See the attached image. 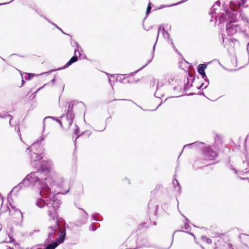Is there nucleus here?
Here are the masks:
<instances>
[{
  "mask_svg": "<svg viewBox=\"0 0 249 249\" xmlns=\"http://www.w3.org/2000/svg\"><path fill=\"white\" fill-rule=\"evenodd\" d=\"M227 5L225 3H224L223 5V7L224 8V13L219 14L216 16V14L215 13V18L216 20L219 21V23L221 24L222 22L224 21L227 18H229L231 20L226 24V32L227 34L229 36H232L234 35L237 31V24H234L233 23V22H235L236 21L237 19L238 15H241L240 11L239 12H231L230 9L227 8Z\"/></svg>",
  "mask_w": 249,
  "mask_h": 249,
  "instance_id": "obj_1",
  "label": "nucleus"
},
{
  "mask_svg": "<svg viewBox=\"0 0 249 249\" xmlns=\"http://www.w3.org/2000/svg\"><path fill=\"white\" fill-rule=\"evenodd\" d=\"M31 160L36 161L42 158L43 150L41 144L38 142L34 143L29 148Z\"/></svg>",
  "mask_w": 249,
  "mask_h": 249,
  "instance_id": "obj_2",
  "label": "nucleus"
},
{
  "mask_svg": "<svg viewBox=\"0 0 249 249\" xmlns=\"http://www.w3.org/2000/svg\"><path fill=\"white\" fill-rule=\"evenodd\" d=\"M75 44V48L74 49V55L69 60V61L63 66V69H66L71 66L72 64L76 62L78 60V56L81 57L82 59L86 58L85 54H82L83 52L82 49L76 41H73Z\"/></svg>",
  "mask_w": 249,
  "mask_h": 249,
  "instance_id": "obj_3",
  "label": "nucleus"
},
{
  "mask_svg": "<svg viewBox=\"0 0 249 249\" xmlns=\"http://www.w3.org/2000/svg\"><path fill=\"white\" fill-rule=\"evenodd\" d=\"M73 105L74 103L71 102L67 103L66 105L68 109L66 113V122L65 123V126L68 128H69L72 124L73 120L74 117V115L72 111Z\"/></svg>",
  "mask_w": 249,
  "mask_h": 249,
  "instance_id": "obj_4",
  "label": "nucleus"
},
{
  "mask_svg": "<svg viewBox=\"0 0 249 249\" xmlns=\"http://www.w3.org/2000/svg\"><path fill=\"white\" fill-rule=\"evenodd\" d=\"M50 240H51V238H49L45 242L46 246L45 249H54L58 245L62 243V235L57 238L55 241L53 243H49Z\"/></svg>",
  "mask_w": 249,
  "mask_h": 249,
  "instance_id": "obj_5",
  "label": "nucleus"
},
{
  "mask_svg": "<svg viewBox=\"0 0 249 249\" xmlns=\"http://www.w3.org/2000/svg\"><path fill=\"white\" fill-rule=\"evenodd\" d=\"M203 154L209 160H214L217 156L216 152L213 150L210 147L205 148L203 150Z\"/></svg>",
  "mask_w": 249,
  "mask_h": 249,
  "instance_id": "obj_6",
  "label": "nucleus"
},
{
  "mask_svg": "<svg viewBox=\"0 0 249 249\" xmlns=\"http://www.w3.org/2000/svg\"><path fill=\"white\" fill-rule=\"evenodd\" d=\"M241 2H239L238 3L235 2L233 1H231L229 2V9L231 10L232 12H236L237 11L241 6L243 5L244 6V4L245 3V0H240Z\"/></svg>",
  "mask_w": 249,
  "mask_h": 249,
  "instance_id": "obj_7",
  "label": "nucleus"
},
{
  "mask_svg": "<svg viewBox=\"0 0 249 249\" xmlns=\"http://www.w3.org/2000/svg\"><path fill=\"white\" fill-rule=\"evenodd\" d=\"M204 145V143L203 142L196 141L195 142H193L191 143H189V144L185 145L184 146V148H191L193 147L202 148Z\"/></svg>",
  "mask_w": 249,
  "mask_h": 249,
  "instance_id": "obj_8",
  "label": "nucleus"
},
{
  "mask_svg": "<svg viewBox=\"0 0 249 249\" xmlns=\"http://www.w3.org/2000/svg\"><path fill=\"white\" fill-rule=\"evenodd\" d=\"M156 42H155V43L154 44L153 47V49H152V58L150 60H148L147 61V62L146 63L145 65H144V66H143L141 68H140V69L138 70L137 71H135L133 72H131L130 74V76H133L135 74H136V73H137L139 71H141V70H142L143 68H144L145 66H146L147 65H148L150 62L151 61H152V59L153 58V57H154V52L155 51V46H156Z\"/></svg>",
  "mask_w": 249,
  "mask_h": 249,
  "instance_id": "obj_9",
  "label": "nucleus"
},
{
  "mask_svg": "<svg viewBox=\"0 0 249 249\" xmlns=\"http://www.w3.org/2000/svg\"><path fill=\"white\" fill-rule=\"evenodd\" d=\"M207 65L205 63L200 64L197 66V71L199 74L205 72V70L206 69Z\"/></svg>",
  "mask_w": 249,
  "mask_h": 249,
  "instance_id": "obj_10",
  "label": "nucleus"
},
{
  "mask_svg": "<svg viewBox=\"0 0 249 249\" xmlns=\"http://www.w3.org/2000/svg\"><path fill=\"white\" fill-rule=\"evenodd\" d=\"M82 210L84 213V215H83L82 219L81 220V221L80 222V224H84L87 223L88 220V213L83 209H80Z\"/></svg>",
  "mask_w": 249,
  "mask_h": 249,
  "instance_id": "obj_11",
  "label": "nucleus"
},
{
  "mask_svg": "<svg viewBox=\"0 0 249 249\" xmlns=\"http://www.w3.org/2000/svg\"><path fill=\"white\" fill-rule=\"evenodd\" d=\"M123 75H124L123 74ZM121 76H123V74H118V76L116 78V81H119L121 83H130L129 81L126 80L124 77L122 78Z\"/></svg>",
  "mask_w": 249,
  "mask_h": 249,
  "instance_id": "obj_12",
  "label": "nucleus"
},
{
  "mask_svg": "<svg viewBox=\"0 0 249 249\" xmlns=\"http://www.w3.org/2000/svg\"><path fill=\"white\" fill-rule=\"evenodd\" d=\"M162 33L163 37L164 38L167 39V40L171 38L169 34L168 33V32L167 31L165 30V29L164 28H162Z\"/></svg>",
  "mask_w": 249,
  "mask_h": 249,
  "instance_id": "obj_13",
  "label": "nucleus"
},
{
  "mask_svg": "<svg viewBox=\"0 0 249 249\" xmlns=\"http://www.w3.org/2000/svg\"><path fill=\"white\" fill-rule=\"evenodd\" d=\"M200 75H201L202 77L204 79L205 81L207 82V84L204 86V88L203 89H206L207 87V86H208V84L209 83V79L207 78V77L206 76L205 72L200 74Z\"/></svg>",
  "mask_w": 249,
  "mask_h": 249,
  "instance_id": "obj_14",
  "label": "nucleus"
},
{
  "mask_svg": "<svg viewBox=\"0 0 249 249\" xmlns=\"http://www.w3.org/2000/svg\"><path fill=\"white\" fill-rule=\"evenodd\" d=\"M92 219L96 221H101L103 220V218H100L99 214V213H94L92 215Z\"/></svg>",
  "mask_w": 249,
  "mask_h": 249,
  "instance_id": "obj_15",
  "label": "nucleus"
},
{
  "mask_svg": "<svg viewBox=\"0 0 249 249\" xmlns=\"http://www.w3.org/2000/svg\"><path fill=\"white\" fill-rule=\"evenodd\" d=\"M173 183L175 187H176V185H177L178 187V191L180 193V190H181V186L179 183V182L178 180L175 179L173 181Z\"/></svg>",
  "mask_w": 249,
  "mask_h": 249,
  "instance_id": "obj_16",
  "label": "nucleus"
},
{
  "mask_svg": "<svg viewBox=\"0 0 249 249\" xmlns=\"http://www.w3.org/2000/svg\"><path fill=\"white\" fill-rule=\"evenodd\" d=\"M168 43L170 44V45L172 46V47L173 48V49L177 53H178V50L176 49L174 44V42L173 41V40L172 38H170L169 39V40H167Z\"/></svg>",
  "mask_w": 249,
  "mask_h": 249,
  "instance_id": "obj_17",
  "label": "nucleus"
},
{
  "mask_svg": "<svg viewBox=\"0 0 249 249\" xmlns=\"http://www.w3.org/2000/svg\"><path fill=\"white\" fill-rule=\"evenodd\" d=\"M189 79L188 77H187V82L184 84V90H188L190 87L193 86L192 84H191L190 87L189 86Z\"/></svg>",
  "mask_w": 249,
  "mask_h": 249,
  "instance_id": "obj_18",
  "label": "nucleus"
},
{
  "mask_svg": "<svg viewBox=\"0 0 249 249\" xmlns=\"http://www.w3.org/2000/svg\"><path fill=\"white\" fill-rule=\"evenodd\" d=\"M188 76L189 77V81H191V83H193L195 80V77L194 76L193 74H191V73H188Z\"/></svg>",
  "mask_w": 249,
  "mask_h": 249,
  "instance_id": "obj_19",
  "label": "nucleus"
},
{
  "mask_svg": "<svg viewBox=\"0 0 249 249\" xmlns=\"http://www.w3.org/2000/svg\"><path fill=\"white\" fill-rule=\"evenodd\" d=\"M150 247H151L150 244L147 241H145L144 243H143V244L140 246V248H141V247L149 248Z\"/></svg>",
  "mask_w": 249,
  "mask_h": 249,
  "instance_id": "obj_20",
  "label": "nucleus"
},
{
  "mask_svg": "<svg viewBox=\"0 0 249 249\" xmlns=\"http://www.w3.org/2000/svg\"><path fill=\"white\" fill-rule=\"evenodd\" d=\"M151 3L149 2L147 7V9H146V14L147 15H148L151 12Z\"/></svg>",
  "mask_w": 249,
  "mask_h": 249,
  "instance_id": "obj_21",
  "label": "nucleus"
},
{
  "mask_svg": "<svg viewBox=\"0 0 249 249\" xmlns=\"http://www.w3.org/2000/svg\"><path fill=\"white\" fill-rule=\"evenodd\" d=\"M97 228L98 227L96 226L95 224L92 223L89 227V230L92 231H95Z\"/></svg>",
  "mask_w": 249,
  "mask_h": 249,
  "instance_id": "obj_22",
  "label": "nucleus"
},
{
  "mask_svg": "<svg viewBox=\"0 0 249 249\" xmlns=\"http://www.w3.org/2000/svg\"><path fill=\"white\" fill-rule=\"evenodd\" d=\"M162 28H164L163 27H162V25H160L159 26V29H158V35H157V38H156V42L157 43V41H158V38H159V34H160V32L161 30L162 31Z\"/></svg>",
  "mask_w": 249,
  "mask_h": 249,
  "instance_id": "obj_23",
  "label": "nucleus"
},
{
  "mask_svg": "<svg viewBox=\"0 0 249 249\" xmlns=\"http://www.w3.org/2000/svg\"><path fill=\"white\" fill-rule=\"evenodd\" d=\"M220 3H220V0H217V1H216L215 2V4H214V5L213 6V9L214 10H216V8H215V6H218V7H219V6H220Z\"/></svg>",
  "mask_w": 249,
  "mask_h": 249,
  "instance_id": "obj_24",
  "label": "nucleus"
},
{
  "mask_svg": "<svg viewBox=\"0 0 249 249\" xmlns=\"http://www.w3.org/2000/svg\"><path fill=\"white\" fill-rule=\"evenodd\" d=\"M65 223H63V242L65 241V237H66V235L65 227Z\"/></svg>",
  "mask_w": 249,
  "mask_h": 249,
  "instance_id": "obj_25",
  "label": "nucleus"
},
{
  "mask_svg": "<svg viewBox=\"0 0 249 249\" xmlns=\"http://www.w3.org/2000/svg\"><path fill=\"white\" fill-rule=\"evenodd\" d=\"M187 221H186V222L184 223V228L186 230H188L190 228V225L188 224V223H187Z\"/></svg>",
  "mask_w": 249,
  "mask_h": 249,
  "instance_id": "obj_26",
  "label": "nucleus"
},
{
  "mask_svg": "<svg viewBox=\"0 0 249 249\" xmlns=\"http://www.w3.org/2000/svg\"><path fill=\"white\" fill-rule=\"evenodd\" d=\"M75 126L76 128L74 130V133L76 135H78V133L79 131V128L78 126L76 124H75Z\"/></svg>",
  "mask_w": 249,
  "mask_h": 249,
  "instance_id": "obj_27",
  "label": "nucleus"
},
{
  "mask_svg": "<svg viewBox=\"0 0 249 249\" xmlns=\"http://www.w3.org/2000/svg\"><path fill=\"white\" fill-rule=\"evenodd\" d=\"M107 74V75L108 76V77H109V79H108V81H109V82L110 83V84L111 85V80L109 78V77H114V75L113 74H109V73H106Z\"/></svg>",
  "mask_w": 249,
  "mask_h": 249,
  "instance_id": "obj_28",
  "label": "nucleus"
},
{
  "mask_svg": "<svg viewBox=\"0 0 249 249\" xmlns=\"http://www.w3.org/2000/svg\"><path fill=\"white\" fill-rule=\"evenodd\" d=\"M203 238H206V241L207 242V243H208V244L211 243L212 240L211 239H210L209 238H207L206 237H203Z\"/></svg>",
  "mask_w": 249,
  "mask_h": 249,
  "instance_id": "obj_29",
  "label": "nucleus"
},
{
  "mask_svg": "<svg viewBox=\"0 0 249 249\" xmlns=\"http://www.w3.org/2000/svg\"><path fill=\"white\" fill-rule=\"evenodd\" d=\"M204 85H205V84H204V83H202V84H201V85H200L199 87H198V88H197V89H200V88H202V87H203V86Z\"/></svg>",
  "mask_w": 249,
  "mask_h": 249,
  "instance_id": "obj_30",
  "label": "nucleus"
},
{
  "mask_svg": "<svg viewBox=\"0 0 249 249\" xmlns=\"http://www.w3.org/2000/svg\"><path fill=\"white\" fill-rule=\"evenodd\" d=\"M162 86V85H160L159 84H158L157 87V90H158V89H159V88Z\"/></svg>",
  "mask_w": 249,
  "mask_h": 249,
  "instance_id": "obj_31",
  "label": "nucleus"
},
{
  "mask_svg": "<svg viewBox=\"0 0 249 249\" xmlns=\"http://www.w3.org/2000/svg\"><path fill=\"white\" fill-rule=\"evenodd\" d=\"M17 213H18V216H22V213L20 211L17 212Z\"/></svg>",
  "mask_w": 249,
  "mask_h": 249,
  "instance_id": "obj_32",
  "label": "nucleus"
},
{
  "mask_svg": "<svg viewBox=\"0 0 249 249\" xmlns=\"http://www.w3.org/2000/svg\"><path fill=\"white\" fill-rule=\"evenodd\" d=\"M69 189L67 191H65V192L63 191V195L66 194H67L69 192Z\"/></svg>",
  "mask_w": 249,
  "mask_h": 249,
  "instance_id": "obj_33",
  "label": "nucleus"
},
{
  "mask_svg": "<svg viewBox=\"0 0 249 249\" xmlns=\"http://www.w3.org/2000/svg\"><path fill=\"white\" fill-rule=\"evenodd\" d=\"M181 215H182L185 218V220L186 221H189V220L187 218L185 217L183 214L182 213H181Z\"/></svg>",
  "mask_w": 249,
  "mask_h": 249,
  "instance_id": "obj_34",
  "label": "nucleus"
},
{
  "mask_svg": "<svg viewBox=\"0 0 249 249\" xmlns=\"http://www.w3.org/2000/svg\"><path fill=\"white\" fill-rule=\"evenodd\" d=\"M23 83H24V80H23V78L22 77V84H21V86H23Z\"/></svg>",
  "mask_w": 249,
  "mask_h": 249,
  "instance_id": "obj_35",
  "label": "nucleus"
},
{
  "mask_svg": "<svg viewBox=\"0 0 249 249\" xmlns=\"http://www.w3.org/2000/svg\"><path fill=\"white\" fill-rule=\"evenodd\" d=\"M189 234L192 235V236H193L194 237H195V235H194L193 233H191V232H189Z\"/></svg>",
  "mask_w": 249,
  "mask_h": 249,
  "instance_id": "obj_36",
  "label": "nucleus"
},
{
  "mask_svg": "<svg viewBox=\"0 0 249 249\" xmlns=\"http://www.w3.org/2000/svg\"><path fill=\"white\" fill-rule=\"evenodd\" d=\"M194 94H195V93H190V94H189V95H194Z\"/></svg>",
  "mask_w": 249,
  "mask_h": 249,
  "instance_id": "obj_37",
  "label": "nucleus"
},
{
  "mask_svg": "<svg viewBox=\"0 0 249 249\" xmlns=\"http://www.w3.org/2000/svg\"><path fill=\"white\" fill-rule=\"evenodd\" d=\"M6 249H14L12 248H11V247H8Z\"/></svg>",
  "mask_w": 249,
  "mask_h": 249,
  "instance_id": "obj_38",
  "label": "nucleus"
},
{
  "mask_svg": "<svg viewBox=\"0 0 249 249\" xmlns=\"http://www.w3.org/2000/svg\"><path fill=\"white\" fill-rule=\"evenodd\" d=\"M172 243H173V242H172ZM171 244H172V243H171ZM171 245H172V244H171V245H170V246H169V247H168L167 248H166V249H169V248L171 247Z\"/></svg>",
  "mask_w": 249,
  "mask_h": 249,
  "instance_id": "obj_39",
  "label": "nucleus"
},
{
  "mask_svg": "<svg viewBox=\"0 0 249 249\" xmlns=\"http://www.w3.org/2000/svg\"><path fill=\"white\" fill-rule=\"evenodd\" d=\"M63 35H66L68 36V34H66V33H64V32H63Z\"/></svg>",
  "mask_w": 249,
  "mask_h": 249,
  "instance_id": "obj_40",
  "label": "nucleus"
},
{
  "mask_svg": "<svg viewBox=\"0 0 249 249\" xmlns=\"http://www.w3.org/2000/svg\"><path fill=\"white\" fill-rule=\"evenodd\" d=\"M161 104H162V102H161V103L159 105L158 107H159L160 106H161Z\"/></svg>",
  "mask_w": 249,
  "mask_h": 249,
  "instance_id": "obj_41",
  "label": "nucleus"
},
{
  "mask_svg": "<svg viewBox=\"0 0 249 249\" xmlns=\"http://www.w3.org/2000/svg\"><path fill=\"white\" fill-rule=\"evenodd\" d=\"M150 203H149V204H148V207L149 209H150Z\"/></svg>",
  "mask_w": 249,
  "mask_h": 249,
  "instance_id": "obj_42",
  "label": "nucleus"
},
{
  "mask_svg": "<svg viewBox=\"0 0 249 249\" xmlns=\"http://www.w3.org/2000/svg\"><path fill=\"white\" fill-rule=\"evenodd\" d=\"M222 39H223V42H224V38L223 36H222Z\"/></svg>",
  "mask_w": 249,
  "mask_h": 249,
  "instance_id": "obj_43",
  "label": "nucleus"
},
{
  "mask_svg": "<svg viewBox=\"0 0 249 249\" xmlns=\"http://www.w3.org/2000/svg\"><path fill=\"white\" fill-rule=\"evenodd\" d=\"M80 135H79V136H77L76 139H75V141H76V139H77L79 137H80Z\"/></svg>",
  "mask_w": 249,
  "mask_h": 249,
  "instance_id": "obj_44",
  "label": "nucleus"
},
{
  "mask_svg": "<svg viewBox=\"0 0 249 249\" xmlns=\"http://www.w3.org/2000/svg\"><path fill=\"white\" fill-rule=\"evenodd\" d=\"M154 224L155 225H156L157 224V223H156V222L155 221L154 222Z\"/></svg>",
  "mask_w": 249,
  "mask_h": 249,
  "instance_id": "obj_45",
  "label": "nucleus"
},
{
  "mask_svg": "<svg viewBox=\"0 0 249 249\" xmlns=\"http://www.w3.org/2000/svg\"><path fill=\"white\" fill-rule=\"evenodd\" d=\"M156 93H155L154 94V96H155V97H157L156 96Z\"/></svg>",
  "mask_w": 249,
  "mask_h": 249,
  "instance_id": "obj_46",
  "label": "nucleus"
},
{
  "mask_svg": "<svg viewBox=\"0 0 249 249\" xmlns=\"http://www.w3.org/2000/svg\"><path fill=\"white\" fill-rule=\"evenodd\" d=\"M110 118V116L109 117V118H107V120L108 119H109V118Z\"/></svg>",
  "mask_w": 249,
  "mask_h": 249,
  "instance_id": "obj_47",
  "label": "nucleus"
},
{
  "mask_svg": "<svg viewBox=\"0 0 249 249\" xmlns=\"http://www.w3.org/2000/svg\"><path fill=\"white\" fill-rule=\"evenodd\" d=\"M212 14H213V15H214V14H213V13ZM213 16H212V17H213Z\"/></svg>",
  "mask_w": 249,
  "mask_h": 249,
  "instance_id": "obj_48",
  "label": "nucleus"
},
{
  "mask_svg": "<svg viewBox=\"0 0 249 249\" xmlns=\"http://www.w3.org/2000/svg\"><path fill=\"white\" fill-rule=\"evenodd\" d=\"M184 149V148H183V149H182V150H181V152H183V149Z\"/></svg>",
  "mask_w": 249,
  "mask_h": 249,
  "instance_id": "obj_49",
  "label": "nucleus"
}]
</instances>
